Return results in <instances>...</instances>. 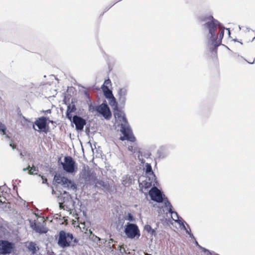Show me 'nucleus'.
Segmentation results:
<instances>
[{"label":"nucleus","instance_id":"49","mask_svg":"<svg viewBox=\"0 0 255 255\" xmlns=\"http://www.w3.org/2000/svg\"><path fill=\"white\" fill-rule=\"evenodd\" d=\"M197 247H198V248L199 249H200V250H202V251L203 252V249H205V248L202 247L201 246H200L199 244V246H197Z\"/></svg>","mask_w":255,"mask_h":255},{"label":"nucleus","instance_id":"27","mask_svg":"<svg viewBox=\"0 0 255 255\" xmlns=\"http://www.w3.org/2000/svg\"><path fill=\"white\" fill-rule=\"evenodd\" d=\"M107 100L109 101V104L111 107L115 106V108H117V99L114 97V96H113V97L110 98V99H108Z\"/></svg>","mask_w":255,"mask_h":255},{"label":"nucleus","instance_id":"20","mask_svg":"<svg viewBox=\"0 0 255 255\" xmlns=\"http://www.w3.org/2000/svg\"><path fill=\"white\" fill-rule=\"evenodd\" d=\"M121 131L123 134H133L132 130L129 126V125H121Z\"/></svg>","mask_w":255,"mask_h":255},{"label":"nucleus","instance_id":"60","mask_svg":"<svg viewBox=\"0 0 255 255\" xmlns=\"http://www.w3.org/2000/svg\"><path fill=\"white\" fill-rule=\"evenodd\" d=\"M144 255H152L150 254L146 253Z\"/></svg>","mask_w":255,"mask_h":255},{"label":"nucleus","instance_id":"16","mask_svg":"<svg viewBox=\"0 0 255 255\" xmlns=\"http://www.w3.org/2000/svg\"><path fill=\"white\" fill-rule=\"evenodd\" d=\"M30 227L35 231V232L39 234L46 233L47 230L43 226L41 225L40 223L37 224L36 223H33L30 221Z\"/></svg>","mask_w":255,"mask_h":255},{"label":"nucleus","instance_id":"53","mask_svg":"<svg viewBox=\"0 0 255 255\" xmlns=\"http://www.w3.org/2000/svg\"><path fill=\"white\" fill-rule=\"evenodd\" d=\"M194 240H195L194 243L196 245V246H199V244H198V242L196 241V239H195Z\"/></svg>","mask_w":255,"mask_h":255},{"label":"nucleus","instance_id":"6","mask_svg":"<svg viewBox=\"0 0 255 255\" xmlns=\"http://www.w3.org/2000/svg\"><path fill=\"white\" fill-rule=\"evenodd\" d=\"M59 199V207L60 209L70 211L75 209L76 202L73 200L71 195L58 196Z\"/></svg>","mask_w":255,"mask_h":255},{"label":"nucleus","instance_id":"41","mask_svg":"<svg viewBox=\"0 0 255 255\" xmlns=\"http://www.w3.org/2000/svg\"><path fill=\"white\" fill-rule=\"evenodd\" d=\"M9 146L12 148V150H14L15 148L16 145L12 143V140L9 141Z\"/></svg>","mask_w":255,"mask_h":255},{"label":"nucleus","instance_id":"14","mask_svg":"<svg viewBox=\"0 0 255 255\" xmlns=\"http://www.w3.org/2000/svg\"><path fill=\"white\" fill-rule=\"evenodd\" d=\"M95 187L97 189H101L105 192H109L111 187L108 182H105L102 180L98 179L97 178L94 182Z\"/></svg>","mask_w":255,"mask_h":255},{"label":"nucleus","instance_id":"48","mask_svg":"<svg viewBox=\"0 0 255 255\" xmlns=\"http://www.w3.org/2000/svg\"><path fill=\"white\" fill-rule=\"evenodd\" d=\"M110 83H111V81H110V79H108V80H105V82H104V84H108Z\"/></svg>","mask_w":255,"mask_h":255},{"label":"nucleus","instance_id":"37","mask_svg":"<svg viewBox=\"0 0 255 255\" xmlns=\"http://www.w3.org/2000/svg\"><path fill=\"white\" fill-rule=\"evenodd\" d=\"M39 176L41 177V178L42 179V183L43 184H46L47 185H48V181H47V179L46 178H45L43 176L40 175H39Z\"/></svg>","mask_w":255,"mask_h":255},{"label":"nucleus","instance_id":"50","mask_svg":"<svg viewBox=\"0 0 255 255\" xmlns=\"http://www.w3.org/2000/svg\"><path fill=\"white\" fill-rule=\"evenodd\" d=\"M128 150L130 151H132V150H133V147L132 146H129L128 147Z\"/></svg>","mask_w":255,"mask_h":255},{"label":"nucleus","instance_id":"11","mask_svg":"<svg viewBox=\"0 0 255 255\" xmlns=\"http://www.w3.org/2000/svg\"><path fill=\"white\" fill-rule=\"evenodd\" d=\"M129 90L128 85L120 87L117 90V97L120 104L124 106L127 101V97Z\"/></svg>","mask_w":255,"mask_h":255},{"label":"nucleus","instance_id":"24","mask_svg":"<svg viewBox=\"0 0 255 255\" xmlns=\"http://www.w3.org/2000/svg\"><path fill=\"white\" fill-rule=\"evenodd\" d=\"M157 182V179L151 180L148 178V181H146L144 183V184L143 186L145 189H147L151 186V185L152 183L153 184V186H155L154 185L155 184H156Z\"/></svg>","mask_w":255,"mask_h":255},{"label":"nucleus","instance_id":"51","mask_svg":"<svg viewBox=\"0 0 255 255\" xmlns=\"http://www.w3.org/2000/svg\"><path fill=\"white\" fill-rule=\"evenodd\" d=\"M63 102L64 104H66L67 105L68 104L67 103V100H66V97H64V98L63 99Z\"/></svg>","mask_w":255,"mask_h":255},{"label":"nucleus","instance_id":"9","mask_svg":"<svg viewBox=\"0 0 255 255\" xmlns=\"http://www.w3.org/2000/svg\"><path fill=\"white\" fill-rule=\"evenodd\" d=\"M15 244L6 240H0V255H9L13 252Z\"/></svg>","mask_w":255,"mask_h":255},{"label":"nucleus","instance_id":"29","mask_svg":"<svg viewBox=\"0 0 255 255\" xmlns=\"http://www.w3.org/2000/svg\"><path fill=\"white\" fill-rule=\"evenodd\" d=\"M125 219L129 222L135 221V218L130 213H128L127 214H126L125 216Z\"/></svg>","mask_w":255,"mask_h":255},{"label":"nucleus","instance_id":"63","mask_svg":"<svg viewBox=\"0 0 255 255\" xmlns=\"http://www.w3.org/2000/svg\"><path fill=\"white\" fill-rule=\"evenodd\" d=\"M124 251L125 252V249H124L123 250H122V252H124Z\"/></svg>","mask_w":255,"mask_h":255},{"label":"nucleus","instance_id":"30","mask_svg":"<svg viewBox=\"0 0 255 255\" xmlns=\"http://www.w3.org/2000/svg\"><path fill=\"white\" fill-rule=\"evenodd\" d=\"M171 215L172 219L176 222V220H180V217L178 215V213L176 211H174L172 210V212H171V213H169ZM181 220H182V219Z\"/></svg>","mask_w":255,"mask_h":255},{"label":"nucleus","instance_id":"7","mask_svg":"<svg viewBox=\"0 0 255 255\" xmlns=\"http://www.w3.org/2000/svg\"><path fill=\"white\" fill-rule=\"evenodd\" d=\"M93 110L97 112L107 120H110L112 116V112L106 100H104L101 105L93 107Z\"/></svg>","mask_w":255,"mask_h":255},{"label":"nucleus","instance_id":"21","mask_svg":"<svg viewBox=\"0 0 255 255\" xmlns=\"http://www.w3.org/2000/svg\"><path fill=\"white\" fill-rule=\"evenodd\" d=\"M120 140L122 141L128 140L131 142L135 141L136 139L133 134L128 135V134H123V136H120Z\"/></svg>","mask_w":255,"mask_h":255},{"label":"nucleus","instance_id":"42","mask_svg":"<svg viewBox=\"0 0 255 255\" xmlns=\"http://www.w3.org/2000/svg\"><path fill=\"white\" fill-rule=\"evenodd\" d=\"M89 132H90V126H86V129H85V132H86L87 134H89Z\"/></svg>","mask_w":255,"mask_h":255},{"label":"nucleus","instance_id":"13","mask_svg":"<svg viewBox=\"0 0 255 255\" xmlns=\"http://www.w3.org/2000/svg\"><path fill=\"white\" fill-rule=\"evenodd\" d=\"M82 177L84 179L85 184L94 182L97 178L93 174V171L88 167H84L82 171Z\"/></svg>","mask_w":255,"mask_h":255},{"label":"nucleus","instance_id":"39","mask_svg":"<svg viewBox=\"0 0 255 255\" xmlns=\"http://www.w3.org/2000/svg\"><path fill=\"white\" fill-rule=\"evenodd\" d=\"M76 199H77L78 200L77 201V203H75V205L76 206V207L75 208H77L78 206H79V207H81V206H82V202L80 200H79L78 199H77V196H76Z\"/></svg>","mask_w":255,"mask_h":255},{"label":"nucleus","instance_id":"35","mask_svg":"<svg viewBox=\"0 0 255 255\" xmlns=\"http://www.w3.org/2000/svg\"><path fill=\"white\" fill-rule=\"evenodd\" d=\"M90 234L92 237H91V239L93 240L94 242H97L98 243V242L100 241V238L98 237L97 236L94 235L92 232L90 230Z\"/></svg>","mask_w":255,"mask_h":255},{"label":"nucleus","instance_id":"57","mask_svg":"<svg viewBox=\"0 0 255 255\" xmlns=\"http://www.w3.org/2000/svg\"><path fill=\"white\" fill-rule=\"evenodd\" d=\"M85 95L87 96V97H88L89 96V94H88V93L87 92H85Z\"/></svg>","mask_w":255,"mask_h":255},{"label":"nucleus","instance_id":"38","mask_svg":"<svg viewBox=\"0 0 255 255\" xmlns=\"http://www.w3.org/2000/svg\"><path fill=\"white\" fill-rule=\"evenodd\" d=\"M60 196H70L71 195L68 192L66 191H63V192H60Z\"/></svg>","mask_w":255,"mask_h":255},{"label":"nucleus","instance_id":"1","mask_svg":"<svg viewBox=\"0 0 255 255\" xmlns=\"http://www.w3.org/2000/svg\"><path fill=\"white\" fill-rule=\"evenodd\" d=\"M200 22L204 23L202 25V29L207 32L206 39L207 46L212 45L209 48L211 52L215 55L218 47L221 44L222 39L224 35V28L221 23L215 19L212 15L204 14L198 17Z\"/></svg>","mask_w":255,"mask_h":255},{"label":"nucleus","instance_id":"46","mask_svg":"<svg viewBox=\"0 0 255 255\" xmlns=\"http://www.w3.org/2000/svg\"><path fill=\"white\" fill-rule=\"evenodd\" d=\"M43 112L45 113V114H48V113L50 114V113H51V111L50 109H49V110H47L43 111Z\"/></svg>","mask_w":255,"mask_h":255},{"label":"nucleus","instance_id":"19","mask_svg":"<svg viewBox=\"0 0 255 255\" xmlns=\"http://www.w3.org/2000/svg\"><path fill=\"white\" fill-rule=\"evenodd\" d=\"M101 89H102L105 97L107 99L113 97L114 95L113 92L109 89L108 86L105 85L104 84H103L101 86Z\"/></svg>","mask_w":255,"mask_h":255},{"label":"nucleus","instance_id":"56","mask_svg":"<svg viewBox=\"0 0 255 255\" xmlns=\"http://www.w3.org/2000/svg\"><path fill=\"white\" fill-rule=\"evenodd\" d=\"M226 29L228 31V34H229V35H230V31L229 28H226Z\"/></svg>","mask_w":255,"mask_h":255},{"label":"nucleus","instance_id":"5","mask_svg":"<svg viewBox=\"0 0 255 255\" xmlns=\"http://www.w3.org/2000/svg\"><path fill=\"white\" fill-rule=\"evenodd\" d=\"M73 239V235L72 233L61 230L59 233L57 244L61 248H66L71 246V242Z\"/></svg>","mask_w":255,"mask_h":255},{"label":"nucleus","instance_id":"47","mask_svg":"<svg viewBox=\"0 0 255 255\" xmlns=\"http://www.w3.org/2000/svg\"><path fill=\"white\" fill-rule=\"evenodd\" d=\"M1 198L2 199V201H3V203H2V204H4V203H5V200H6L5 198V197H3V196H1Z\"/></svg>","mask_w":255,"mask_h":255},{"label":"nucleus","instance_id":"22","mask_svg":"<svg viewBox=\"0 0 255 255\" xmlns=\"http://www.w3.org/2000/svg\"><path fill=\"white\" fill-rule=\"evenodd\" d=\"M144 230L146 231L151 237H155L156 235V232L155 229L152 228L149 225H145L144 226Z\"/></svg>","mask_w":255,"mask_h":255},{"label":"nucleus","instance_id":"54","mask_svg":"<svg viewBox=\"0 0 255 255\" xmlns=\"http://www.w3.org/2000/svg\"><path fill=\"white\" fill-rule=\"evenodd\" d=\"M27 170H29V168H28V167H27V168H24L23 169V171H27Z\"/></svg>","mask_w":255,"mask_h":255},{"label":"nucleus","instance_id":"45","mask_svg":"<svg viewBox=\"0 0 255 255\" xmlns=\"http://www.w3.org/2000/svg\"><path fill=\"white\" fill-rule=\"evenodd\" d=\"M74 243H77L79 242V240L77 238H74L72 240Z\"/></svg>","mask_w":255,"mask_h":255},{"label":"nucleus","instance_id":"18","mask_svg":"<svg viewBox=\"0 0 255 255\" xmlns=\"http://www.w3.org/2000/svg\"><path fill=\"white\" fill-rule=\"evenodd\" d=\"M168 154V151L167 148L165 146H160L156 152L157 156L160 158H165Z\"/></svg>","mask_w":255,"mask_h":255},{"label":"nucleus","instance_id":"59","mask_svg":"<svg viewBox=\"0 0 255 255\" xmlns=\"http://www.w3.org/2000/svg\"><path fill=\"white\" fill-rule=\"evenodd\" d=\"M110 241H111L112 242H114V240L113 239H111L110 240Z\"/></svg>","mask_w":255,"mask_h":255},{"label":"nucleus","instance_id":"17","mask_svg":"<svg viewBox=\"0 0 255 255\" xmlns=\"http://www.w3.org/2000/svg\"><path fill=\"white\" fill-rule=\"evenodd\" d=\"M144 169L145 174L147 176L148 178L151 180H156V177L152 170L151 165L150 163H146Z\"/></svg>","mask_w":255,"mask_h":255},{"label":"nucleus","instance_id":"28","mask_svg":"<svg viewBox=\"0 0 255 255\" xmlns=\"http://www.w3.org/2000/svg\"><path fill=\"white\" fill-rule=\"evenodd\" d=\"M114 115L115 116H117L118 118H120L122 117L123 115L124 112H123L122 111L119 110L118 108H114Z\"/></svg>","mask_w":255,"mask_h":255},{"label":"nucleus","instance_id":"44","mask_svg":"<svg viewBox=\"0 0 255 255\" xmlns=\"http://www.w3.org/2000/svg\"><path fill=\"white\" fill-rule=\"evenodd\" d=\"M3 191L1 189V186H0V193L2 194ZM3 201L2 199L1 198V196L0 195V204H2Z\"/></svg>","mask_w":255,"mask_h":255},{"label":"nucleus","instance_id":"55","mask_svg":"<svg viewBox=\"0 0 255 255\" xmlns=\"http://www.w3.org/2000/svg\"><path fill=\"white\" fill-rule=\"evenodd\" d=\"M52 194L53 195L56 194V192H55V191L54 190L53 188H52Z\"/></svg>","mask_w":255,"mask_h":255},{"label":"nucleus","instance_id":"40","mask_svg":"<svg viewBox=\"0 0 255 255\" xmlns=\"http://www.w3.org/2000/svg\"><path fill=\"white\" fill-rule=\"evenodd\" d=\"M186 224H187V225L188 227V228H189V233L188 235L189 236V237H190L191 238L193 239L194 240L195 238V237H194V236L193 234L191 233V230H190V227H189V225H188L187 223H186Z\"/></svg>","mask_w":255,"mask_h":255},{"label":"nucleus","instance_id":"52","mask_svg":"<svg viewBox=\"0 0 255 255\" xmlns=\"http://www.w3.org/2000/svg\"><path fill=\"white\" fill-rule=\"evenodd\" d=\"M3 227V224L0 219V229L2 228Z\"/></svg>","mask_w":255,"mask_h":255},{"label":"nucleus","instance_id":"23","mask_svg":"<svg viewBox=\"0 0 255 255\" xmlns=\"http://www.w3.org/2000/svg\"><path fill=\"white\" fill-rule=\"evenodd\" d=\"M36 248V244L32 242H30L28 244V246H27V249L28 251L31 252L32 255H34L36 254L37 252Z\"/></svg>","mask_w":255,"mask_h":255},{"label":"nucleus","instance_id":"25","mask_svg":"<svg viewBox=\"0 0 255 255\" xmlns=\"http://www.w3.org/2000/svg\"><path fill=\"white\" fill-rule=\"evenodd\" d=\"M163 202H164V206L168 208V212L169 213H171V212H172L173 207H172L171 204L170 203V202H169V201L168 200V199L167 198H165L163 199Z\"/></svg>","mask_w":255,"mask_h":255},{"label":"nucleus","instance_id":"62","mask_svg":"<svg viewBox=\"0 0 255 255\" xmlns=\"http://www.w3.org/2000/svg\"><path fill=\"white\" fill-rule=\"evenodd\" d=\"M254 60H255V59ZM254 62H255V61H254V62H249V63H250V64H253V63H254Z\"/></svg>","mask_w":255,"mask_h":255},{"label":"nucleus","instance_id":"64","mask_svg":"<svg viewBox=\"0 0 255 255\" xmlns=\"http://www.w3.org/2000/svg\"><path fill=\"white\" fill-rule=\"evenodd\" d=\"M124 251L125 252V249H124L123 250H122V252H124Z\"/></svg>","mask_w":255,"mask_h":255},{"label":"nucleus","instance_id":"31","mask_svg":"<svg viewBox=\"0 0 255 255\" xmlns=\"http://www.w3.org/2000/svg\"><path fill=\"white\" fill-rule=\"evenodd\" d=\"M28 168H29V170H30L28 172V174H30V175L37 174V173H34L33 171H31L32 170H33V171H38V168L37 167L35 166L34 165H33L31 167H30V165H28Z\"/></svg>","mask_w":255,"mask_h":255},{"label":"nucleus","instance_id":"12","mask_svg":"<svg viewBox=\"0 0 255 255\" xmlns=\"http://www.w3.org/2000/svg\"><path fill=\"white\" fill-rule=\"evenodd\" d=\"M69 121L75 124V129L78 132L82 131L84 126H86L87 124V122L85 119L78 115H74L71 119V120Z\"/></svg>","mask_w":255,"mask_h":255},{"label":"nucleus","instance_id":"15","mask_svg":"<svg viewBox=\"0 0 255 255\" xmlns=\"http://www.w3.org/2000/svg\"><path fill=\"white\" fill-rule=\"evenodd\" d=\"M76 102V101L75 99H72L71 103H68L67 105V108L66 112V117L69 120H71V119L73 117L72 114L75 112L77 110V108L75 105Z\"/></svg>","mask_w":255,"mask_h":255},{"label":"nucleus","instance_id":"36","mask_svg":"<svg viewBox=\"0 0 255 255\" xmlns=\"http://www.w3.org/2000/svg\"><path fill=\"white\" fill-rule=\"evenodd\" d=\"M203 252L206 254V255H212L213 254L214 255H218L216 253H214V252H212L210 251H209L208 249H206V248L203 249Z\"/></svg>","mask_w":255,"mask_h":255},{"label":"nucleus","instance_id":"8","mask_svg":"<svg viewBox=\"0 0 255 255\" xmlns=\"http://www.w3.org/2000/svg\"><path fill=\"white\" fill-rule=\"evenodd\" d=\"M48 120L49 122H52L49 120V118L43 116L39 118L34 122V124L33 125V128L36 130V129L35 128V125L38 128V131L39 132H43L45 133H47L48 132L49 129V127L47 123Z\"/></svg>","mask_w":255,"mask_h":255},{"label":"nucleus","instance_id":"43","mask_svg":"<svg viewBox=\"0 0 255 255\" xmlns=\"http://www.w3.org/2000/svg\"><path fill=\"white\" fill-rule=\"evenodd\" d=\"M95 106H93V104L91 103L90 104H89V110L91 111H94L93 110V107H94Z\"/></svg>","mask_w":255,"mask_h":255},{"label":"nucleus","instance_id":"10","mask_svg":"<svg viewBox=\"0 0 255 255\" xmlns=\"http://www.w3.org/2000/svg\"><path fill=\"white\" fill-rule=\"evenodd\" d=\"M148 194L151 200L157 203L163 202L164 195L157 187L155 186L151 187L148 192Z\"/></svg>","mask_w":255,"mask_h":255},{"label":"nucleus","instance_id":"3","mask_svg":"<svg viewBox=\"0 0 255 255\" xmlns=\"http://www.w3.org/2000/svg\"><path fill=\"white\" fill-rule=\"evenodd\" d=\"M63 171L71 174H75L78 170L77 164L71 156H65L64 161L60 162Z\"/></svg>","mask_w":255,"mask_h":255},{"label":"nucleus","instance_id":"33","mask_svg":"<svg viewBox=\"0 0 255 255\" xmlns=\"http://www.w3.org/2000/svg\"><path fill=\"white\" fill-rule=\"evenodd\" d=\"M176 220L177 221H176V223H178L179 225V226L181 227V228L186 231V230H187V229H186L185 226L184 225V223L185 222L183 221L182 220Z\"/></svg>","mask_w":255,"mask_h":255},{"label":"nucleus","instance_id":"26","mask_svg":"<svg viewBox=\"0 0 255 255\" xmlns=\"http://www.w3.org/2000/svg\"><path fill=\"white\" fill-rule=\"evenodd\" d=\"M6 126L0 122V131L2 132L3 135H5V138H9V136L6 134Z\"/></svg>","mask_w":255,"mask_h":255},{"label":"nucleus","instance_id":"2","mask_svg":"<svg viewBox=\"0 0 255 255\" xmlns=\"http://www.w3.org/2000/svg\"><path fill=\"white\" fill-rule=\"evenodd\" d=\"M53 184L54 185L57 184L61 185L64 188L68 190L76 191L77 185L75 182L67 177L62 176L60 173H56L54 176Z\"/></svg>","mask_w":255,"mask_h":255},{"label":"nucleus","instance_id":"61","mask_svg":"<svg viewBox=\"0 0 255 255\" xmlns=\"http://www.w3.org/2000/svg\"><path fill=\"white\" fill-rule=\"evenodd\" d=\"M23 118L25 120V121H27V120L24 117H23Z\"/></svg>","mask_w":255,"mask_h":255},{"label":"nucleus","instance_id":"32","mask_svg":"<svg viewBox=\"0 0 255 255\" xmlns=\"http://www.w3.org/2000/svg\"><path fill=\"white\" fill-rule=\"evenodd\" d=\"M122 123L121 125H129L128 120L126 118L125 113H123V115L122 117Z\"/></svg>","mask_w":255,"mask_h":255},{"label":"nucleus","instance_id":"34","mask_svg":"<svg viewBox=\"0 0 255 255\" xmlns=\"http://www.w3.org/2000/svg\"><path fill=\"white\" fill-rule=\"evenodd\" d=\"M176 220L177 221H176V223H178L179 225V226L181 227V228L186 231V230H187V229H186L185 226L184 225V223L185 222L183 221L182 220Z\"/></svg>","mask_w":255,"mask_h":255},{"label":"nucleus","instance_id":"58","mask_svg":"<svg viewBox=\"0 0 255 255\" xmlns=\"http://www.w3.org/2000/svg\"><path fill=\"white\" fill-rule=\"evenodd\" d=\"M186 233H187L188 234H189V230H188V229L187 230H186Z\"/></svg>","mask_w":255,"mask_h":255},{"label":"nucleus","instance_id":"4","mask_svg":"<svg viewBox=\"0 0 255 255\" xmlns=\"http://www.w3.org/2000/svg\"><path fill=\"white\" fill-rule=\"evenodd\" d=\"M124 233L129 239H138L140 236V230L136 224L128 222L124 226Z\"/></svg>","mask_w":255,"mask_h":255}]
</instances>
